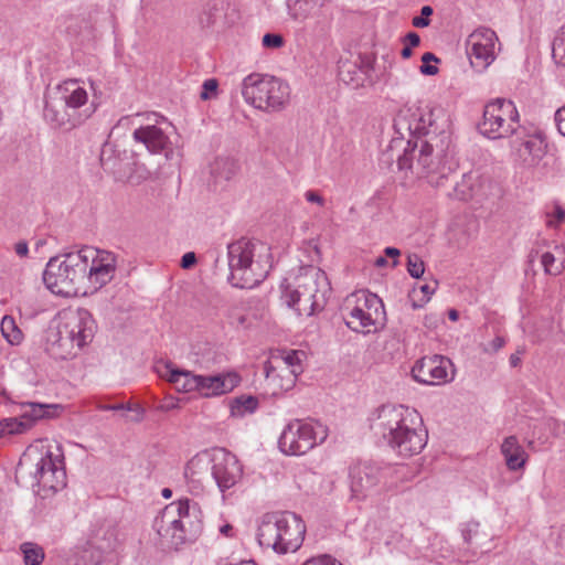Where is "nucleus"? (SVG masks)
I'll return each mask as SVG.
<instances>
[{
	"label": "nucleus",
	"mask_w": 565,
	"mask_h": 565,
	"mask_svg": "<svg viewBox=\"0 0 565 565\" xmlns=\"http://www.w3.org/2000/svg\"><path fill=\"white\" fill-rule=\"evenodd\" d=\"M117 270V256L109 250L85 246L50 258L43 282L54 295L86 297L109 284Z\"/></svg>",
	"instance_id": "obj_1"
},
{
	"label": "nucleus",
	"mask_w": 565,
	"mask_h": 565,
	"mask_svg": "<svg viewBox=\"0 0 565 565\" xmlns=\"http://www.w3.org/2000/svg\"><path fill=\"white\" fill-rule=\"evenodd\" d=\"M451 128L415 136L407 142L403 154L397 159L399 180L403 186L412 185L416 179L425 178L434 186L443 184L446 178L444 163L451 142Z\"/></svg>",
	"instance_id": "obj_2"
},
{
	"label": "nucleus",
	"mask_w": 565,
	"mask_h": 565,
	"mask_svg": "<svg viewBox=\"0 0 565 565\" xmlns=\"http://www.w3.org/2000/svg\"><path fill=\"white\" fill-rule=\"evenodd\" d=\"M242 473L243 469L236 456L224 448L196 454L184 469L188 489L194 495L202 494L213 484L225 491L241 479Z\"/></svg>",
	"instance_id": "obj_3"
},
{
	"label": "nucleus",
	"mask_w": 565,
	"mask_h": 565,
	"mask_svg": "<svg viewBox=\"0 0 565 565\" xmlns=\"http://www.w3.org/2000/svg\"><path fill=\"white\" fill-rule=\"evenodd\" d=\"M373 428L387 440L401 456L419 454L426 439L418 413L403 405H384L373 423Z\"/></svg>",
	"instance_id": "obj_4"
},
{
	"label": "nucleus",
	"mask_w": 565,
	"mask_h": 565,
	"mask_svg": "<svg viewBox=\"0 0 565 565\" xmlns=\"http://www.w3.org/2000/svg\"><path fill=\"white\" fill-rule=\"evenodd\" d=\"M17 472L30 477L31 486L46 497L66 486V472L63 463V452L55 441L39 440L22 455Z\"/></svg>",
	"instance_id": "obj_5"
},
{
	"label": "nucleus",
	"mask_w": 565,
	"mask_h": 565,
	"mask_svg": "<svg viewBox=\"0 0 565 565\" xmlns=\"http://www.w3.org/2000/svg\"><path fill=\"white\" fill-rule=\"evenodd\" d=\"M227 280L233 287H256L271 269L270 247L258 241H235L227 246Z\"/></svg>",
	"instance_id": "obj_6"
},
{
	"label": "nucleus",
	"mask_w": 565,
	"mask_h": 565,
	"mask_svg": "<svg viewBox=\"0 0 565 565\" xmlns=\"http://www.w3.org/2000/svg\"><path fill=\"white\" fill-rule=\"evenodd\" d=\"M329 292L328 277L316 266L300 267L281 284V300L298 316L310 317L322 310Z\"/></svg>",
	"instance_id": "obj_7"
},
{
	"label": "nucleus",
	"mask_w": 565,
	"mask_h": 565,
	"mask_svg": "<svg viewBox=\"0 0 565 565\" xmlns=\"http://www.w3.org/2000/svg\"><path fill=\"white\" fill-rule=\"evenodd\" d=\"M55 97H51L45 105L44 116L47 121L57 128L65 130L82 125L94 111L96 106L92 104V110L82 113L79 109L87 105L88 93L81 85L79 79H66L55 88Z\"/></svg>",
	"instance_id": "obj_8"
},
{
	"label": "nucleus",
	"mask_w": 565,
	"mask_h": 565,
	"mask_svg": "<svg viewBox=\"0 0 565 565\" xmlns=\"http://www.w3.org/2000/svg\"><path fill=\"white\" fill-rule=\"evenodd\" d=\"M306 525L292 512H276L263 516L258 526V543L276 553L296 552L302 544Z\"/></svg>",
	"instance_id": "obj_9"
},
{
	"label": "nucleus",
	"mask_w": 565,
	"mask_h": 565,
	"mask_svg": "<svg viewBox=\"0 0 565 565\" xmlns=\"http://www.w3.org/2000/svg\"><path fill=\"white\" fill-rule=\"evenodd\" d=\"M242 95L253 107L268 113L282 110L290 99L289 85L262 74H249L242 83Z\"/></svg>",
	"instance_id": "obj_10"
},
{
	"label": "nucleus",
	"mask_w": 565,
	"mask_h": 565,
	"mask_svg": "<svg viewBox=\"0 0 565 565\" xmlns=\"http://www.w3.org/2000/svg\"><path fill=\"white\" fill-rule=\"evenodd\" d=\"M343 313L347 326L355 332L371 333L385 322L382 299L365 290L355 291L345 298Z\"/></svg>",
	"instance_id": "obj_11"
},
{
	"label": "nucleus",
	"mask_w": 565,
	"mask_h": 565,
	"mask_svg": "<svg viewBox=\"0 0 565 565\" xmlns=\"http://www.w3.org/2000/svg\"><path fill=\"white\" fill-rule=\"evenodd\" d=\"M394 126L399 131H408L416 136H428L429 132L451 128L450 118L439 106H422L417 102L405 103L396 114Z\"/></svg>",
	"instance_id": "obj_12"
},
{
	"label": "nucleus",
	"mask_w": 565,
	"mask_h": 565,
	"mask_svg": "<svg viewBox=\"0 0 565 565\" xmlns=\"http://www.w3.org/2000/svg\"><path fill=\"white\" fill-rule=\"evenodd\" d=\"M328 437V428L319 422L295 419L282 430L278 447L288 456H302Z\"/></svg>",
	"instance_id": "obj_13"
},
{
	"label": "nucleus",
	"mask_w": 565,
	"mask_h": 565,
	"mask_svg": "<svg viewBox=\"0 0 565 565\" xmlns=\"http://www.w3.org/2000/svg\"><path fill=\"white\" fill-rule=\"evenodd\" d=\"M303 351H278L265 363L266 381L273 394L289 391L296 384L297 376L302 372Z\"/></svg>",
	"instance_id": "obj_14"
},
{
	"label": "nucleus",
	"mask_w": 565,
	"mask_h": 565,
	"mask_svg": "<svg viewBox=\"0 0 565 565\" xmlns=\"http://www.w3.org/2000/svg\"><path fill=\"white\" fill-rule=\"evenodd\" d=\"M519 126L520 115L513 102L497 98L486 105L480 131L488 138L510 137Z\"/></svg>",
	"instance_id": "obj_15"
},
{
	"label": "nucleus",
	"mask_w": 565,
	"mask_h": 565,
	"mask_svg": "<svg viewBox=\"0 0 565 565\" xmlns=\"http://www.w3.org/2000/svg\"><path fill=\"white\" fill-rule=\"evenodd\" d=\"M58 329L57 332H64L68 340L74 342L77 353L92 342L95 334V320L86 309H66L60 311L51 321Z\"/></svg>",
	"instance_id": "obj_16"
},
{
	"label": "nucleus",
	"mask_w": 565,
	"mask_h": 565,
	"mask_svg": "<svg viewBox=\"0 0 565 565\" xmlns=\"http://www.w3.org/2000/svg\"><path fill=\"white\" fill-rule=\"evenodd\" d=\"M190 500L180 499L168 504L154 520L157 533L169 539L171 544L178 545L184 540L182 518L189 514Z\"/></svg>",
	"instance_id": "obj_17"
},
{
	"label": "nucleus",
	"mask_w": 565,
	"mask_h": 565,
	"mask_svg": "<svg viewBox=\"0 0 565 565\" xmlns=\"http://www.w3.org/2000/svg\"><path fill=\"white\" fill-rule=\"evenodd\" d=\"M171 125L164 118L156 119L154 124H147L135 129L132 137L136 142L142 143L151 153H163L167 160L174 156L172 141L168 135Z\"/></svg>",
	"instance_id": "obj_18"
},
{
	"label": "nucleus",
	"mask_w": 565,
	"mask_h": 565,
	"mask_svg": "<svg viewBox=\"0 0 565 565\" xmlns=\"http://www.w3.org/2000/svg\"><path fill=\"white\" fill-rule=\"evenodd\" d=\"M497 42L495 32L488 28H479L468 36L467 52L476 70L483 71L495 60Z\"/></svg>",
	"instance_id": "obj_19"
},
{
	"label": "nucleus",
	"mask_w": 565,
	"mask_h": 565,
	"mask_svg": "<svg viewBox=\"0 0 565 565\" xmlns=\"http://www.w3.org/2000/svg\"><path fill=\"white\" fill-rule=\"evenodd\" d=\"M415 381L427 385L445 384L454 379L455 370L451 361L441 355L425 356L412 369Z\"/></svg>",
	"instance_id": "obj_20"
},
{
	"label": "nucleus",
	"mask_w": 565,
	"mask_h": 565,
	"mask_svg": "<svg viewBox=\"0 0 565 565\" xmlns=\"http://www.w3.org/2000/svg\"><path fill=\"white\" fill-rule=\"evenodd\" d=\"M380 469L369 463H359L350 472L352 497L361 500L373 493L380 481Z\"/></svg>",
	"instance_id": "obj_21"
},
{
	"label": "nucleus",
	"mask_w": 565,
	"mask_h": 565,
	"mask_svg": "<svg viewBox=\"0 0 565 565\" xmlns=\"http://www.w3.org/2000/svg\"><path fill=\"white\" fill-rule=\"evenodd\" d=\"M55 324L49 323L42 339L44 352L54 360H67L75 358L78 353L74 342L70 341L64 332H57Z\"/></svg>",
	"instance_id": "obj_22"
},
{
	"label": "nucleus",
	"mask_w": 565,
	"mask_h": 565,
	"mask_svg": "<svg viewBox=\"0 0 565 565\" xmlns=\"http://www.w3.org/2000/svg\"><path fill=\"white\" fill-rule=\"evenodd\" d=\"M241 382L235 372L220 373L215 375H199L198 392L203 397H213L232 392Z\"/></svg>",
	"instance_id": "obj_23"
},
{
	"label": "nucleus",
	"mask_w": 565,
	"mask_h": 565,
	"mask_svg": "<svg viewBox=\"0 0 565 565\" xmlns=\"http://www.w3.org/2000/svg\"><path fill=\"white\" fill-rule=\"evenodd\" d=\"M495 184L477 172L463 174L461 182L457 183L456 192L459 199L467 200L472 196L487 198L492 194Z\"/></svg>",
	"instance_id": "obj_24"
},
{
	"label": "nucleus",
	"mask_w": 565,
	"mask_h": 565,
	"mask_svg": "<svg viewBox=\"0 0 565 565\" xmlns=\"http://www.w3.org/2000/svg\"><path fill=\"white\" fill-rule=\"evenodd\" d=\"M63 412L64 406L62 404L28 402L22 404V413L20 416L24 424H29L28 430H30L38 420L57 418Z\"/></svg>",
	"instance_id": "obj_25"
},
{
	"label": "nucleus",
	"mask_w": 565,
	"mask_h": 565,
	"mask_svg": "<svg viewBox=\"0 0 565 565\" xmlns=\"http://www.w3.org/2000/svg\"><path fill=\"white\" fill-rule=\"evenodd\" d=\"M519 160L525 167H535L546 154V145L537 135L529 136L518 148Z\"/></svg>",
	"instance_id": "obj_26"
},
{
	"label": "nucleus",
	"mask_w": 565,
	"mask_h": 565,
	"mask_svg": "<svg viewBox=\"0 0 565 565\" xmlns=\"http://www.w3.org/2000/svg\"><path fill=\"white\" fill-rule=\"evenodd\" d=\"M501 454L504 457L509 470L515 471L524 467L527 455L515 436L507 437L501 445Z\"/></svg>",
	"instance_id": "obj_27"
},
{
	"label": "nucleus",
	"mask_w": 565,
	"mask_h": 565,
	"mask_svg": "<svg viewBox=\"0 0 565 565\" xmlns=\"http://www.w3.org/2000/svg\"><path fill=\"white\" fill-rule=\"evenodd\" d=\"M326 3V0H288L289 15L299 22L317 18Z\"/></svg>",
	"instance_id": "obj_28"
},
{
	"label": "nucleus",
	"mask_w": 565,
	"mask_h": 565,
	"mask_svg": "<svg viewBox=\"0 0 565 565\" xmlns=\"http://www.w3.org/2000/svg\"><path fill=\"white\" fill-rule=\"evenodd\" d=\"M544 273L552 276L561 275L565 270V247L555 246L541 256Z\"/></svg>",
	"instance_id": "obj_29"
},
{
	"label": "nucleus",
	"mask_w": 565,
	"mask_h": 565,
	"mask_svg": "<svg viewBox=\"0 0 565 565\" xmlns=\"http://www.w3.org/2000/svg\"><path fill=\"white\" fill-rule=\"evenodd\" d=\"M168 380L180 392H198L199 375L189 371L170 370Z\"/></svg>",
	"instance_id": "obj_30"
},
{
	"label": "nucleus",
	"mask_w": 565,
	"mask_h": 565,
	"mask_svg": "<svg viewBox=\"0 0 565 565\" xmlns=\"http://www.w3.org/2000/svg\"><path fill=\"white\" fill-rule=\"evenodd\" d=\"M2 337L11 345H19L23 341V332L11 316H4L0 323Z\"/></svg>",
	"instance_id": "obj_31"
},
{
	"label": "nucleus",
	"mask_w": 565,
	"mask_h": 565,
	"mask_svg": "<svg viewBox=\"0 0 565 565\" xmlns=\"http://www.w3.org/2000/svg\"><path fill=\"white\" fill-rule=\"evenodd\" d=\"M258 406V399L250 395L236 397L231 403V413L235 417H243L254 413Z\"/></svg>",
	"instance_id": "obj_32"
},
{
	"label": "nucleus",
	"mask_w": 565,
	"mask_h": 565,
	"mask_svg": "<svg viewBox=\"0 0 565 565\" xmlns=\"http://www.w3.org/2000/svg\"><path fill=\"white\" fill-rule=\"evenodd\" d=\"M24 565H41L45 554L42 546L33 542H24L20 545Z\"/></svg>",
	"instance_id": "obj_33"
},
{
	"label": "nucleus",
	"mask_w": 565,
	"mask_h": 565,
	"mask_svg": "<svg viewBox=\"0 0 565 565\" xmlns=\"http://www.w3.org/2000/svg\"><path fill=\"white\" fill-rule=\"evenodd\" d=\"M437 288V282L433 285L424 284L419 289L414 288L409 295L413 309L423 308L431 298Z\"/></svg>",
	"instance_id": "obj_34"
},
{
	"label": "nucleus",
	"mask_w": 565,
	"mask_h": 565,
	"mask_svg": "<svg viewBox=\"0 0 565 565\" xmlns=\"http://www.w3.org/2000/svg\"><path fill=\"white\" fill-rule=\"evenodd\" d=\"M29 424H24L21 416L19 417H9L0 420V438L11 436V435H20L28 431Z\"/></svg>",
	"instance_id": "obj_35"
},
{
	"label": "nucleus",
	"mask_w": 565,
	"mask_h": 565,
	"mask_svg": "<svg viewBox=\"0 0 565 565\" xmlns=\"http://www.w3.org/2000/svg\"><path fill=\"white\" fill-rule=\"evenodd\" d=\"M553 57L557 64L565 66V25L559 29L553 42Z\"/></svg>",
	"instance_id": "obj_36"
},
{
	"label": "nucleus",
	"mask_w": 565,
	"mask_h": 565,
	"mask_svg": "<svg viewBox=\"0 0 565 565\" xmlns=\"http://www.w3.org/2000/svg\"><path fill=\"white\" fill-rule=\"evenodd\" d=\"M407 271L414 278H420L425 273V264L417 254L407 257Z\"/></svg>",
	"instance_id": "obj_37"
},
{
	"label": "nucleus",
	"mask_w": 565,
	"mask_h": 565,
	"mask_svg": "<svg viewBox=\"0 0 565 565\" xmlns=\"http://www.w3.org/2000/svg\"><path fill=\"white\" fill-rule=\"evenodd\" d=\"M564 221L565 210L561 205L555 204L552 211L546 212V225L548 227L556 228Z\"/></svg>",
	"instance_id": "obj_38"
},
{
	"label": "nucleus",
	"mask_w": 565,
	"mask_h": 565,
	"mask_svg": "<svg viewBox=\"0 0 565 565\" xmlns=\"http://www.w3.org/2000/svg\"><path fill=\"white\" fill-rule=\"evenodd\" d=\"M213 172L221 178L228 179L234 172V163L227 159H217L214 162Z\"/></svg>",
	"instance_id": "obj_39"
},
{
	"label": "nucleus",
	"mask_w": 565,
	"mask_h": 565,
	"mask_svg": "<svg viewBox=\"0 0 565 565\" xmlns=\"http://www.w3.org/2000/svg\"><path fill=\"white\" fill-rule=\"evenodd\" d=\"M439 60L436 57L435 54L427 52L422 56L423 65L420 66V73L424 75H436L438 73V67L435 65H431L430 62H438Z\"/></svg>",
	"instance_id": "obj_40"
},
{
	"label": "nucleus",
	"mask_w": 565,
	"mask_h": 565,
	"mask_svg": "<svg viewBox=\"0 0 565 565\" xmlns=\"http://www.w3.org/2000/svg\"><path fill=\"white\" fill-rule=\"evenodd\" d=\"M262 44L265 49L277 50L284 46L285 39L278 33H266L262 39Z\"/></svg>",
	"instance_id": "obj_41"
},
{
	"label": "nucleus",
	"mask_w": 565,
	"mask_h": 565,
	"mask_svg": "<svg viewBox=\"0 0 565 565\" xmlns=\"http://www.w3.org/2000/svg\"><path fill=\"white\" fill-rule=\"evenodd\" d=\"M480 525L478 522H468L462 530V536L467 544L477 543L475 539H478L480 534Z\"/></svg>",
	"instance_id": "obj_42"
},
{
	"label": "nucleus",
	"mask_w": 565,
	"mask_h": 565,
	"mask_svg": "<svg viewBox=\"0 0 565 565\" xmlns=\"http://www.w3.org/2000/svg\"><path fill=\"white\" fill-rule=\"evenodd\" d=\"M302 565H342L334 557L323 554L307 559Z\"/></svg>",
	"instance_id": "obj_43"
},
{
	"label": "nucleus",
	"mask_w": 565,
	"mask_h": 565,
	"mask_svg": "<svg viewBox=\"0 0 565 565\" xmlns=\"http://www.w3.org/2000/svg\"><path fill=\"white\" fill-rule=\"evenodd\" d=\"M433 14V9L429 6H425L422 8V15L413 18V25L416 28H425L429 25V20L427 19Z\"/></svg>",
	"instance_id": "obj_44"
},
{
	"label": "nucleus",
	"mask_w": 565,
	"mask_h": 565,
	"mask_svg": "<svg viewBox=\"0 0 565 565\" xmlns=\"http://www.w3.org/2000/svg\"><path fill=\"white\" fill-rule=\"evenodd\" d=\"M113 148L111 146H104L100 153V162L105 169L115 170V163L111 162Z\"/></svg>",
	"instance_id": "obj_45"
},
{
	"label": "nucleus",
	"mask_w": 565,
	"mask_h": 565,
	"mask_svg": "<svg viewBox=\"0 0 565 565\" xmlns=\"http://www.w3.org/2000/svg\"><path fill=\"white\" fill-rule=\"evenodd\" d=\"M217 89V82L216 79H206L203 83V90L200 95V97L205 100L210 98V94H215Z\"/></svg>",
	"instance_id": "obj_46"
},
{
	"label": "nucleus",
	"mask_w": 565,
	"mask_h": 565,
	"mask_svg": "<svg viewBox=\"0 0 565 565\" xmlns=\"http://www.w3.org/2000/svg\"><path fill=\"white\" fill-rule=\"evenodd\" d=\"M555 121L558 131L565 136V105L556 110Z\"/></svg>",
	"instance_id": "obj_47"
},
{
	"label": "nucleus",
	"mask_w": 565,
	"mask_h": 565,
	"mask_svg": "<svg viewBox=\"0 0 565 565\" xmlns=\"http://www.w3.org/2000/svg\"><path fill=\"white\" fill-rule=\"evenodd\" d=\"M504 345V339L502 337H495L487 347L486 352H497Z\"/></svg>",
	"instance_id": "obj_48"
},
{
	"label": "nucleus",
	"mask_w": 565,
	"mask_h": 565,
	"mask_svg": "<svg viewBox=\"0 0 565 565\" xmlns=\"http://www.w3.org/2000/svg\"><path fill=\"white\" fill-rule=\"evenodd\" d=\"M305 198L310 203H316L320 206H322L324 204V199L318 192L307 191L305 193Z\"/></svg>",
	"instance_id": "obj_49"
},
{
	"label": "nucleus",
	"mask_w": 565,
	"mask_h": 565,
	"mask_svg": "<svg viewBox=\"0 0 565 565\" xmlns=\"http://www.w3.org/2000/svg\"><path fill=\"white\" fill-rule=\"evenodd\" d=\"M196 263V257H195V254L190 252V253H185L183 256H182V259H181V266L183 268H190L192 267L194 264Z\"/></svg>",
	"instance_id": "obj_50"
},
{
	"label": "nucleus",
	"mask_w": 565,
	"mask_h": 565,
	"mask_svg": "<svg viewBox=\"0 0 565 565\" xmlns=\"http://www.w3.org/2000/svg\"><path fill=\"white\" fill-rule=\"evenodd\" d=\"M14 250L17 255L20 257H25L29 253V246L28 243L24 241H20L14 245Z\"/></svg>",
	"instance_id": "obj_51"
},
{
	"label": "nucleus",
	"mask_w": 565,
	"mask_h": 565,
	"mask_svg": "<svg viewBox=\"0 0 565 565\" xmlns=\"http://www.w3.org/2000/svg\"><path fill=\"white\" fill-rule=\"evenodd\" d=\"M384 254H385V256L391 257V258H393V259H394V260H393V266H396V265H397V263H398V262H397V258H398V256L401 255V250H399V249H397V248H395V247H386V248L384 249Z\"/></svg>",
	"instance_id": "obj_52"
},
{
	"label": "nucleus",
	"mask_w": 565,
	"mask_h": 565,
	"mask_svg": "<svg viewBox=\"0 0 565 565\" xmlns=\"http://www.w3.org/2000/svg\"><path fill=\"white\" fill-rule=\"evenodd\" d=\"M405 41L409 44L408 46L415 47V46L419 45L420 39H419V35L417 33L409 32L406 35Z\"/></svg>",
	"instance_id": "obj_53"
},
{
	"label": "nucleus",
	"mask_w": 565,
	"mask_h": 565,
	"mask_svg": "<svg viewBox=\"0 0 565 565\" xmlns=\"http://www.w3.org/2000/svg\"><path fill=\"white\" fill-rule=\"evenodd\" d=\"M218 532L225 537H233L234 535V529L230 523L221 525Z\"/></svg>",
	"instance_id": "obj_54"
},
{
	"label": "nucleus",
	"mask_w": 565,
	"mask_h": 565,
	"mask_svg": "<svg viewBox=\"0 0 565 565\" xmlns=\"http://www.w3.org/2000/svg\"><path fill=\"white\" fill-rule=\"evenodd\" d=\"M439 321V318L435 315H427L425 317V326L428 328H435Z\"/></svg>",
	"instance_id": "obj_55"
},
{
	"label": "nucleus",
	"mask_w": 565,
	"mask_h": 565,
	"mask_svg": "<svg viewBox=\"0 0 565 565\" xmlns=\"http://www.w3.org/2000/svg\"><path fill=\"white\" fill-rule=\"evenodd\" d=\"M124 408H126V406L124 404L107 405V406L102 407V409H105V411H118V409H124ZM127 409H129V407H127Z\"/></svg>",
	"instance_id": "obj_56"
},
{
	"label": "nucleus",
	"mask_w": 565,
	"mask_h": 565,
	"mask_svg": "<svg viewBox=\"0 0 565 565\" xmlns=\"http://www.w3.org/2000/svg\"><path fill=\"white\" fill-rule=\"evenodd\" d=\"M374 265H375L376 267H384V266H386V265H387V260H386V258H385V257L380 256V257H377V258L375 259Z\"/></svg>",
	"instance_id": "obj_57"
},
{
	"label": "nucleus",
	"mask_w": 565,
	"mask_h": 565,
	"mask_svg": "<svg viewBox=\"0 0 565 565\" xmlns=\"http://www.w3.org/2000/svg\"><path fill=\"white\" fill-rule=\"evenodd\" d=\"M401 55L404 57V58H408L412 56V49L411 46H405L402 52H401Z\"/></svg>",
	"instance_id": "obj_58"
},
{
	"label": "nucleus",
	"mask_w": 565,
	"mask_h": 565,
	"mask_svg": "<svg viewBox=\"0 0 565 565\" xmlns=\"http://www.w3.org/2000/svg\"><path fill=\"white\" fill-rule=\"evenodd\" d=\"M448 317H449V319H450L451 321H457V320H458V318H459V313H458V311H457V310L451 309V310H449V312H448Z\"/></svg>",
	"instance_id": "obj_59"
},
{
	"label": "nucleus",
	"mask_w": 565,
	"mask_h": 565,
	"mask_svg": "<svg viewBox=\"0 0 565 565\" xmlns=\"http://www.w3.org/2000/svg\"><path fill=\"white\" fill-rule=\"evenodd\" d=\"M162 495H163L166 499L171 498V495H172V491H171V489H169V488H164V489L162 490Z\"/></svg>",
	"instance_id": "obj_60"
},
{
	"label": "nucleus",
	"mask_w": 565,
	"mask_h": 565,
	"mask_svg": "<svg viewBox=\"0 0 565 565\" xmlns=\"http://www.w3.org/2000/svg\"><path fill=\"white\" fill-rule=\"evenodd\" d=\"M214 11H215V10H210V9H207V10L205 11V13L207 14V19H206V22H207V23H212V13H214Z\"/></svg>",
	"instance_id": "obj_61"
},
{
	"label": "nucleus",
	"mask_w": 565,
	"mask_h": 565,
	"mask_svg": "<svg viewBox=\"0 0 565 565\" xmlns=\"http://www.w3.org/2000/svg\"><path fill=\"white\" fill-rule=\"evenodd\" d=\"M207 9L217 11L216 3L215 2H209L206 4Z\"/></svg>",
	"instance_id": "obj_62"
},
{
	"label": "nucleus",
	"mask_w": 565,
	"mask_h": 565,
	"mask_svg": "<svg viewBox=\"0 0 565 565\" xmlns=\"http://www.w3.org/2000/svg\"><path fill=\"white\" fill-rule=\"evenodd\" d=\"M172 407H174V405H171V406H170V405L162 406V408H163V409H166V411H168V409H170V408H172Z\"/></svg>",
	"instance_id": "obj_63"
},
{
	"label": "nucleus",
	"mask_w": 565,
	"mask_h": 565,
	"mask_svg": "<svg viewBox=\"0 0 565 565\" xmlns=\"http://www.w3.org/2000/svg\"><path fill=\"white\" fill-rule=\"evenodd\" d=\"M340 76H341L342 81L347 82V79H345V77H344V73H343V71H341V72H340Z\"/></svg>",
	"instance_id": "obj_64"
}]
</instances>
